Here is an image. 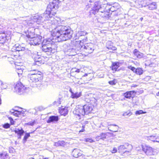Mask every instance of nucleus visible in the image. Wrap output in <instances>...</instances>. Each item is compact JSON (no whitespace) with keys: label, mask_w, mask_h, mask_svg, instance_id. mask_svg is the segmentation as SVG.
<instances>
[{"label":"nucleus","mask_w":159,"mask_h":159,"mask_svg":"<svg viewBox=\"0 0 159 159\" xmlns=\"http://www.w3.org/2000/svg\"><path fill=\"white\" fill-rule=\"evenodd\" d=\"M110 52H111V51H110Z\"/></svg>","instance_id":"64"},{"label":"nucleus","mask_w":159,"mask_h":159,"mask_svg":"<svg viewBox=\"0 0 159 159\" xmlns=\"http://www.w3.org/2000/svg\"><path fill=\"white\" fill-rule=\"evenodd\" d=\"M143 19V17H141L140 18V20H141L142 21V20Z\"/></svg>","instance_id":"60"},{"label":"nucleus","mask_w":159,"mask_h":159,"mask_svg":"<svg viewBox=\"0 0 159 159\" xmlns=\"http://www.w3.org/2000/svg\"><path fill=\"white\" fill-rule=\"evenodd\" d=\"M52 16L46 14L45 12L40 15H37L33 17V20L37 24H40L43 23L44 21L49 20L50 18H51Z\"/></svg>","instance_id":"6"},{"label":"nucleus","mask_w":159,"mask_h":159,"mask_svg":"<svg viewBox=\"0 0 159 159\" xmlns=\"http://www.w3.org/2000/svg\"><path fill=\"white\" fill-rule=\"evenodd\" d=\"M136 92L134 91H128L123 93V95L126 98L130 99L133 98Z\"/></svg>","instance_id":"14"},{"label":"nucleus","mask_w":159,"mask_h":159,"mask_svg":"<svg viewBox=\"0 0 159 159\" xmlns=\"http://www.w3.org/2000/svg\"><path fill=\"white\" fill-rule=\"evenodd\" d=\"M28 78L30 82H41L43 79V75L41 72L33 70L30 71Z\"/></svg>","instance_id":"3"},{"label":"nucleus","mask_w":159,"mask_h":159,"mask_svg":"<svg viewBox=\"0 0 159 159\" xmlns=\"http://www.w3.org/2000/svg\"><path fill=\"white\" fill-rule=\"evenodd\" d=\"M119 64V63L118 62L112 63L111 67H110V68H111L112 70L113 71V73L117 70V69L120 66Z\"/></svg>","instance_id":"21"},{"label":"nucleus","mask_w":159,"mask_h":159,"mask_svg":"<svg viewBox=\"0 0 159 159\" xmlns=\"http://www.w3.org/2000/svg\"><path fill=\"white\" fill-rule=\"evenodd\" d=\"M59 1L53 0L48 5L45 12L50 16L51 14L54 15L56 13L57 10L59 7Z\"/></svg>","instance_id":"4"},{"label":"nucleus","mask_w":159,"mask_h":159,"mask_svg":"<svg viewBox=\"0 0 159 159\" xmlns=\"http://www.w3.org/2000/svg\"><path fill=\"white\" fill-rule=\"evenodd\" d=\"M35 122V121H34L32 122H29L28 123H27L26 124L27 125H28L33 126L34 125Z\"/></svg>","instance_id":"42"},{"label":"nucleus","mask_w":159,"mask_h":159,"mask_svg":"<svg viewBox=\"0 0 159 159\" xmlns=\"http://www.w3.org/2000/svg\"><path fill=\"white\" fill-rule=\"evenodd\" d=\"M110 11H111L112 12H114L115 11H116L117 8V7H115L114 5H110Z\"/></svg>","instance_id":"33"},{"label":"nucleus","mask_w":159,"mask_h":159,"mask_svg":"<svg viewBox=\"0 0 159 159\" xmlns=\"http://www.w3.org/2000/svg\"><path fill=\"white\" fill-rule=\"evenodd\" d=\"M101 2L99 1H96L95 2L93 7L92 9V11L91 13L94 15L96 14L101 7Z\"/></svg>","instance_id":"10"},{"label":"nucleus","mask_w":159,"mask_h":159,"mask_svg":"<svg viewBox=\"0 0 159 159\" xmlns=\"http://www.w3.org/2000/svg\"><path fill=\"white\" fill-rule=\"evenodd\" d=\"M74 48L76 54L79 53L82 54L84 52L83 45H81L80 44L76 45Z\"/></svg>","instance_id":"16"},{"label":"nucleus","mask_w":159,"mask_h":159,"mask_svg":"<svg viewBox=\"0 0 159 159\" xmlns=\"http://www.w3.org/2000/svg\"><path fill=\"white\" fill-rule=\"evenodd\" d=\"M111 151L112 153H113L116 152H117V148H113V149Z\"/></svg>","instance_id":"43"},{"label":"nucleus","mask_w":159,"mask_h":159,"mask_svg":"<svg viewBox=\"0 0 159 159\" xmlns=\"http://www.w3.org/2000/svg\"><path fill=\"white\" fill-rule=\"evenodd\" d=\"M60 20L53 19L50 26L52 29V35L55 41L60 42L70 39L73 34V31L70 27L60 25Z\"/></svg>","instance_id":"1"},{"label":"nucleus","mask_w":159,"mask_h":159,"mask_svg":"<svg viewBox=\"0 0 159 159\" xmlns=\"http://www.w3.org/2000/svg\"><path fill=\"white\" fill-rule=\"evenodd\" d=\"M10 126V124L8 123H6L3 126V127L6 129H7L9 128Z\"/></svg>","instance_id":"41"},{"label":"nucleus","mask_w":159,"mask_h":159,"mask_svg":"<svg viewBox=\"0 0 159 159\" xmlns=\"http://www.w3.org/2000/svg\"><path fill=\"white\" fill-rule=\"evenodd\" d=\"M16 71L18 75H21L23 73V70L21 68L20 66H18L16 69Z\"/></svg>","instance_id":"31"},{"label":"nucleus","mask_w":159,"mask_h":159,"mask_svg":"<svg viewBox=\"0 0 159 159\" xmlns=\"http://www.w3.org/2000/svg\"><path fill=\"white\" fill-rule=\"evenodd\" d=\"M30 136V133H26L25 134V136L23 140V143H25V142L27 141V139Z\"/></svg>","instance_id":"30"},{"label":"nucleus","mask_w":159,"mask_h":159,"mask_svg":"<svg viewBox=\"0 0 159 159\" xmlns=\"http://www.w3.org/2000/svg\"><path fill=\"white\" fill-rule=\"evenodd\" d=\"M0 158L1 159H8L9 157L8 153L6 152H2L0 153Z\"/></svg>","instance_id":"24"},{"label":"nucleus","mask_w":159,"mask_h":159,"mask_svg":"<svg viewBox=\"0 0 159 159\" xmlns=\"http://www.w3.org/2000/svg\"><path fill=\"white\" fill-rule=\"evenodd\" d=\"M143 150L148 155L151 156L153 155V149L148 146H145L143 147Z\"/></svg>","instance_id":"11"},{"label":"nucleus","mask_w":159,"mask_h":159,"mask_svg":"<svg viewBox=\"0 0 159 159\" xmlns=\"http://www.w3.org/2000/svg\"><path fill=\"white\" fill-rule=\"evenodd\" d=\"M82 93L81 92L74 93H73L72 95H71V97L72 98L77 99L80 97Z\"/></svg>","instance_id":"25"},{"label":"nucleus","mask_w":159,"mask_h":159,"mask_svg":"<svg viewBox=\"0 0 159 159\" xmlns=\"http://www.w3.org/2000/svg\"><path fill=\"white\" fill-rule=\"evenodd\" d=\"M87 33L85 32L82 31L81 32L79 33V34H80L81 36L84 35L86 34Z\"/></svg>","instance_id":"44"},{"label":"nucleus","mask_w":159,"mask_h":159,"mask_svg":"<svg viewBox=\"0 0 159 159\" xmlns=\"http://www.w3.org/2000/svg\"><path fill=\"white\" fill-rule=\"evenodd\" d=\"M107 48L108 49H109V48H108V47H107Z\"/></svg>","instance_id":"63"},{"label":"nucleus","mask_w":159,"mask_h":159,"mask_svg":"<svg viewBox=\"0 0 159 159\" xmlns=\"http://www.w3.org/2000/svg\"><path fill=\"white\" fill-rule=\"evenodd\" d=\"M1 104V98H0V105Z\"/></svg>","instance_id":"58"},{"label":"nucleus","mask_w":159,"mask_h":159,"mask_svg":"<svg viewBox=\"0 0 159 159\" xmlns=\"http://www.w3.org/2000/svg\"><path fill=\"white\" fill-rule=\"evenodd\" d=\"M16 110H12L11 111H10V112H11L12 114H13V113Z\"/></svg>","instance_id":"55"},{"label":"nucleus","mask_w":159,"mask_h":159,"mask_svg":"<svg viewBox=\"0 0 159 159\" xmlns=\"http://www.w3.org/2000/svg\"><path fill=\"white\" fill-rule=\"evenodd\" d=\"M133 53L135 56L138 58H142L143 56V54L139 52L137 49L134 50Z\"/></svg>","instance_id":"23"},{"label":"nucleus","mask_w":159,"mask_h":159,"mask_svg":"<svg viewBox=\"0 0 159 159\" xmlns=\"http://www.w3.org/2000/svg\"><path fill=\"white\" fill-rule=\"evenodd\" d=\"M20 113V116H24V114H25V111L23 110V111H19Z\"/></svg>","instance_id":"45"},{"label":"nucleus","mask_w":159,"mask_h":159,"mask_svg":"<svg viewBox=\"0 0 159 159\" xmlns=\"http://www.w3.org/2000/svg\"><path fill=\"white\" fill-rule=\"evenodd\" d=\"M135 72L138 75H140L143 73V70L141 68H138L136 69Z\"/></svg>","instance_id":"32"},{"label":"nucleus","mask_w":159,"mask_h":159,"mask_svg":"<svg viewBox=\"0 0 159 159\" xmlns=\"http://www.w3.org/2000/svg\"><path fill=\"white\" fill-rule=\"evenodd\" d=\"M34 60L36 62H39L41 60V58L38 56H36L34 57Z\"/></svg>","instance_id":"34"},{"label":"nucleus","mask_w":159,"mask_h":159,"mask_svg":"<svg viewBox=\"0 0 159 159\" xmlns=\"http://www.w3.org/2000/svg\"><path fill=\"white\" fill-rule=\"evenodd\" d=\"M41 157H42V158H43V159H49V157H44L43 156H42Z\"/></svg>","instance_id":"52"},{"label":"nucleus","mask_w":159,"mask_h":159,"mask_svg":"<svg viewBox=\"0 0 159 159\" xmlns=\"http://www.w3.org/2000/svg\"><path fill=\"white\" fill-rule=\"evenodd\" d=\"M60 113L62 115L66 116L68 113V110L67 108H62L60 111Z\"/></svg>","instance_id":"29"},{"label":"nucleus","mask_w":159,"mask_h":159,"mask_svg":"<svg viewBox=\"0 0 159 159\" xmlns=\"http://www.w3.org/2000/svg\"><path fill=\"white\" fill-rule=\"evenodd\" d=\"M118 129L119 127L117 125L114 124H110V131L113 132V133H110V138L111 136H114L115 135L113 133L117 132Z\"/></svg>","instance_id":"13"},{"label":"nucleus","mask_w":159,"mask_h":159,"mask_svg":"<svg viewBox=\"0 0 159 159\" xmlns=\"http://www.w3.org/2000/svg\"><path fill=\"white\" fill-rule=\"evenodd\" d=\"M6 35L5 33H0V43L3 44L6 40Z\"/></svg>","instance_id":"22"},{"label":"nucleus","mask_w":159,"mask_h":159,"mask_svg":"<svg viewBox=\"0 0 159 159\" xmlns=\"http://www.w3.org/2000/svg\"><path fill=\"white\" fill-rule=\"evenodd\" d=\"M147 139L148 140H150L153 142H159V137L156 135L147 136Z\"/></svg>","instance_id":"20"},{"label":"nucleus","mask_w":159,"mask_h":159,"mask_svg":"<svg viewBox=\"0 0 159 159\" xmlns=\"http://www.w3.org/2000/svg\"><path fill=\"white\" fill-rule=\"evenodd\" d=\"M59 120V116H50L48 119L47 121L48 123L53 122L55 123L58 121Z\"/></svg>","instance_id":"18"},{"label":"nucleus","mask_w":159,"mask_h":159,"mask_svg":"<svg viewBox=\"0 0 159 159\" xmlns=\"http://www.w3.org/2000/svg\"><path fill=\"white\" fill-rule=\"evenodd\" d=\"M13 148H9V152L10 153H12L13 152Z\"/></svg>","instance_id":"49"},{"label":"nucleus","mask_w":159,"mask_h":159,"mask_svg":"<svg viewBox=\"0 0 159 159\" xmlns=\"http://www.w3.org/2000/svg\"><path fill=\"white\" fill-rule=\"evenodd\" d=\"M16 91L19 94H21L25 92V88L20 82H18L14 86Z\"/></svg>","instance_id":"9"},{"label":"nucleus","mask_w":159,"mask_h":159,"mask_svg":"<svg viewBox=\"0 0 159 159\" xmlns=\"http://www.w3.org/2000/svg\"><path fill=\"white\" fill-rule=\"evenodd\" d=\"M102 139L104 140L106 138L107 135L106 134L104 133H102L100 134Z\"/></svg>","instance_id":"38"},{"label":"nucleus","mask_w":159,"mask_h":159,"mask_svg":"<svg viewBox=\"0 0 159 159\" xmlns=\"http://www.w3.org/2000/svg\"><path fill=\"white\" fill-rule=\"evenodd\" d=\"M132 115L131 112H126L123 113V116H129L130 115Z\"/></svg>","instance_id":"39"},{"label":"nucleus","mask_w":159,"mask_h":159,"mask_svg":"<svg viewBox=\"0 0 159 159\" xmlns=\"http://www.w3.org/2000/svg\"><path fill=\"white\" fill-rule=\"evenodd\" d=\"M110 46H111L110 45ZM116 48L115 47L112 46V48L111 47H110V50L111 49V50H112L113 51H114V50H116Z\"/></svg>","instance_id":"48"},{"label":"nucleus","mask_w":159,"mask_h":159,"mask_svg":"<svg viewBox=\"0 0 159 159\" xmlns=\"http://www.w3.org/2000/svg\"><path fill=\"white\" fill-rule=\"evenodd\" d=\"M14 132L15 133L17 134L18 135H23L24 133V131L22 128H21V129H16L14 130Z\"/></svg>","instance_id":"28"},{"label":"nucleus","mask_w":159,"mask_h":159,"mask_svg":"<svg viewBox=\"0 0 159 159\" xmlns=\"http://www.w3.org/2000/svg\"><path fill=\"white\" fill-rule=\"evenodd\" d=\"M20 113L19 111H16L13 113V115L17 116L19 117L20 116Z\"/></svg>","instance_id":"36"},{"label":"nucleus","mask_w":159,"mask_h":159,"mask_svg":"<svg viewBox=\"0 0 159 159\" xmlns=\"http://www.w3.org/2000/svg\"><path fill=\"white\" fill-rule=\"evenodd\" d=\"M66 143L63 141H59L57 142H55L54 143V146L56 147L64 146L65 145Z\"/></svg>","instance_id":"26"},{"label":"nucleus","mask_w":159,"mask_h":159,"mask_svg":"<svg viewBox=\"0 0 159 159\" xmlns=\"http://www.w3.org/2000/svg\"><path fill=\"white\" fill-rule=\"evenodd\" d=\"M65 54L69 56H75L76 55L75 49L74 48L68 47L65 50Z\"/></svg>","instance_id":"12"},{"label":"nucleus","mask_w":159,"mask_h":159,"mask_svg":"<svg viewBox=\"0 0 159 159\" xmlns=\"http://www.w3.org/2000/svg\"><path fill=\"white\" fill-rule=\"evenodd\" d=\"M117 82V80H116L114 79L113 80L110 81V85H114L116 84Z\"/></svg>","instance_id":"37"},{"label":"nucleus","mask_w":159,"mask_h":159,"mask_svg":"<svg viewBox=\"0 0 159 159\" xmlns=\"http://www.w3.org/2000/svg\"><path fill=\"white\" fill-rule=\"evenodd\" d=\"M9 119L10 120L11 124V125H13L14 122V121L13 120V119L11 118H10Z\"/></svg>","instance_id":"47"},{"label":"nucleus","mask_w":159,"mask_h":159,"mask_svg":"<svg viewBox=\"0 0 159 159\" xmlns=\"http://www.w3.org/2000/svg\"><path fill=\"white\" fill-rule=\"evenodd\" d=\"M150 159H154L153 157H150ZM154 159H155V158Z\"/></svg>","instance_id":"59"},{"label":"nucleus","mask_w":159,"mask_h":159,"mask_svg":"<svg viewBox=\"0 0 159 159\" xmlns=\"http://www.w3.org/2000/svg\"><path fill=\"white\" fill-rule=\"evenodd\" d=\"M115 95V94H113V95H111V97L113 98V97H114V96Z\"/></svg>","instance_id":"56"},{"label":"nucleus","mask_w":159,"mask_h":159,"mask_svg":"<svg viewBox=\"0 0 159 159\" xmlns=\"http://www.w3.org/2000/svg\"><path fill=\"white\" fill-rule=\"evenodd\" d=\"M146 5L148 7V9L150 10L156 9L157 8V5L155 2L150 3L148 1L146 2Z\"/></svg>","instance_id":"17"},{"label":"nucleus","mask_w":159,"mask_h":159,"mask_svg":"<svg viewBox=\"0 0 159 159\" xmlns=\"http://www.w3.org/2000/svg\"><path fill=\"white\" fill-rule=\"evenodd\" d=\"M93 45L91 43H87L83 45L84 52L87 54L92 52L94 50Z\"/></svg>","instance_id":"8"},{"label":"nucleus","mask_w":159,"mask_h":159,"mask_svg":"<svg viewBox=\"0 0 159 159\" xmlns=\"http://www.w3.org/2000/svg\"><path fill=\"white\" fill-rule=\"evenodd\" d=\"M107 15L108 16V15H109V13H107Z\"/></svg>","instance_id":"61"},{"label":"nucleus","mask_w":159,"mask_h":159,"mask_svg":"<svg viewBox=\"0 0 159 159\" xmlns=\"http://www.w3.org/2000/svg\"><path fill=\"white\" fill-rule=\"evenodd\" d=\"M69 91L71 93V95H72V94H73V93H74V92H73L72 91V89H71V88H70V89H69Z\"/></svg>","instance_id":"51"},{"label":"nucleus","mask_w":159,"mask_h":159,"mask_svg":"<svg viewBox=\"0 0 159 159\" xmlns=\"http://www.w3.org/2000/svg\"><path fill=\"white\" fill-rule=\"evenodd\" d=\"M42 38V37L39 35H38L36 37L33 38L32 42L31 43L33 45H38L41 43Z\"/></svg>","instance_id":"15"},{"label":"nucleus","mask_w":159,"mask_h":159,"mask_svg":"<svg viewBox=\"0 0 159 159\" xmlns=\"http://www.w3.org/2000/svg\"><path fill=\"white\" fill-rule=\"evenodd\" d=\"M52 43L48 41L44 40L42 43V49L44 52L54 53L55 52V49L52 48Z\"/></svg>","instance_id":"7"},{"label":"nucleus","mask_w":159,"mask_h":159,"mask_svg":"<svg viewBox=\"0 0 159 159\" xmlns=\"http://www.w3.org/2000/svg\"><path fill=\"white\" fill-rule=\"evenodd\" d=\"M30 159H34L33 158H30Z\"/></svg>","instance_id":"62"},{"label":"nucleus","mask_w":159,"mask_h":159,"mask_svg":"<svg viewBox=\"0 0 159 159\" xmlns=\"http://www.w3.org/2000/svg\"><path fill=\"white\" fill-rule=\"evenodd\" d=\"M18 135V138L21 139V136L22 135Z\"/></svg>","instance_id":"53"},{"label":"nucleus","mask_w":159,"mask_h":159,"mask_svg":"<svg viewBox=\"0 0 159 159\" xmlns=\"http://www.w3.org/2000/svg\"><path fill=\"white\" fill-rule=\"evenodd\" d=\"M80 71V69H76L75 70V72H77V73H79V72Z\"/></svg>","instance_id":"54"},{"label":"nucleus","mask_w":159,"mask_h":159,"mask_svg":"<svg viewBox=\"0 0 159 159\" xmlns=\"http://www.w3.org/2000/svg\"><path fill=\"white\" fill-rule=\"evenodd\" d=\"M128 68L129 69H130L131 70H132V71H133L134 72H135L136 70V68L134 67H133L131 66H128Z\"/></svg>","instance_id":"40"},{"label":"nucleus","mask_w":159,"mask_h":159,"mask_svg":"<svg viewBox=\"0 0 159 159\" xmlns=\"http://www.w3.org/2000/svg\"><path fill=\"white\" fill-rule=\"evenodd\" d=\"M132 148V146L131 144L128 143H125L123 145L118 147V150L120 153H123V156H125L130 154V151Z\"/></svg>","instance_id":"5"},{"label":"nucleus","mask_w":159,"mask_h":159,"mask_svg":"<svg viewBox=\"0 0 159 159\" xmlns=\"http://www.w3.org/2000/svg\"><path fill=\"white\" fill-rule=\"evenodd\" d=\"M84 126H82V129L81 130H80L79 131V132H84Z\"/></svg>","instance_id":"50"},{"label":"nucleus","mask_w":159,"mask_h":159,"mask_svg":"<svg viewBox=\"0 0 159 159\" xmlns=\"http://www.w3.org/2000/svg\"><path fill=\"white\" fill-rule=\"evenodd\" d=\"M72 154L74 157H78L82 155V152L79 149H74L72 152Z\"/></svg>","instance_id":"19"},{"label":"nucleus","mask_w":159,"mask_h":159,"mask_svg":"<svg viewBox=\"0 0 159 159\" xmlns=\"http://www.w3.org/2000/svg\"><path fill=\"white\" fill-rule=\"evenodd\" d=\"M93 110L92 107L89 105H85L84 106H78L73 111V113L79 117L84 116L90 113Z\"/></svg>","instance_id":"2"},{"label":"nucleus","mask_w":159,"mask_h":159,"mask_svg":"<svg viewBox=\"0 0 159 159\" xmlns=\"http://www.w3.org/2000/svg\"><path fill=\"white\" fill-rule=\"evenodd\" d=\"M101 136L100 135L96 137L95 139L97 141H98L100 139H102Z\"/></svg>","instance_id":"46"},{"label":"nucleus","mask_w":159,"mask_h":159,"mask_svg":"<svg viewBox=\"0 0 159 159\" xmlns=\"http://www.w3.org/2000/svg\"><path fill=\"white\" fill-rule=\"evenodd\" d=\"M146 113V112H144L142 110H139L135 112V114L136 115H140L142 114H145Z\"/></svg>","instance_id":"35"},{"label":"nucleus","mask_w":159,"mask_h":159,"mask_svg":"<svg viewBox=\"0 0 159 159\" xmlns=\"http://www.w3.org/2000/svg\"><path fill=\"white\" fill-rule=\"evenodd\" d=\"M14 48H16L15 50L18 51H24L25 50V48L21 47L18 44H15L14 47Z\"/></svg>","instance_id":"27"},{"label":"nucleus","mask_w":159,"mask_h":159,"mask_svg":"<svg viewBox=\"0 0 159 159\" xmlns=\"http://www.w3.org/2000/svg\"><path fill=\"white\" fill-rule=\"evenodd\" d=\"M157 96H159V92L157 94Z\"/></svg>","instance_id":"57"}]
</instances>
